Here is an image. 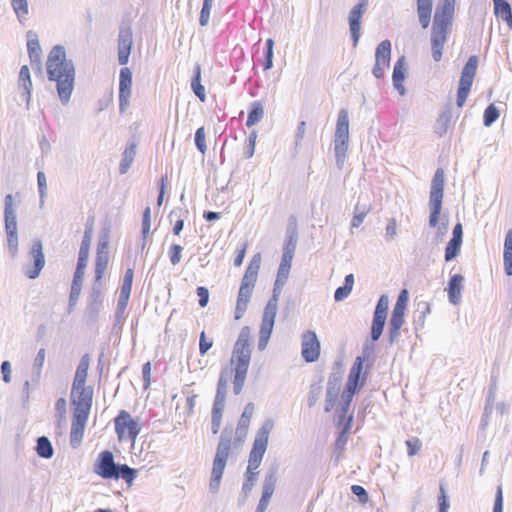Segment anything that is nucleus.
<instances>
[{"instance_id":"nucleus-1","label":"nucleus","mask_w":512,"mask_h":512,"mask_svg":"<svg viewBox=\"0 0 512 512\" xmlns=\"http://www.w3.org/2000/svg\"><path fill=\"white\" fill-rule=\"evenodd\" d=\"M49 81L56 82L57 93L63 105L68 104L74 89L75 66L66 58L65 48L61 45L53 47L46 62Z\"/></svg>"},{"instance_id":"nucleus-2","label":"nucleus","mask_w":512,"mask_h":512,"mask_svg":"<svg viewBox=\"0 0 512 512\" xmlns=\"http://www.w3.org/2000/svg\"><path fill=\"white\" fill-rule=\"evenodd\" d=\"M289 267H284L279 265L278 271H277V277L274 283L273 288V296L268 301L262 318V323L260 326V332H259V341H258V349L260 351H263L266 349L267 344L269 342L270 336L272 334L274 323H275V317L277 314V308H278V297L281 293V290L283 286L286 284L287 279L289 277L290 273Z\"/></svg>"},{"instance_id":"nucleus-3","label":"nucleus","mask_w":512,"mask_h":512,"mask_svg":"<svg viewBox=\"0 0 512 512\" xmlns=\"http://www.w3.org/2000/svg\"><path fill=\"white\" fill-rule=\"evenodd\" d=\"M250 334V328L248 326L243 327L232 352L231 361L235 362V368L232 369L234 373L233 391L235 395H239L242 391L250 364Z\"/></svg>"},{"instance_id":"nucleus-4","label":"nucleus","mask_w":512,"mask_h":512,"mask_svg":"<svg viewBox=\"0 0 512 512\" xmlns=\"http://www.w3.org/2000/svg\"><path fill=\"white\" fill-rule=\"evenodd\" d=\"M444 191V171L442 168H438L432 178L429 196V226L437 227L436 241L441 242L447 233L448 222H442L438 225L439 216L442 209Z\"/></svg>"},{"instance_id":"nucleus-5","label":"nucleus","mask_w":512,"mask_h":512,"mask_svg":"<svg viewBox=\"0 0 512 512\" xmlns=\"http://www.w3.org/2000/svg\"><path fill=\"white\" fill-rule=\"evenodd\" d=\"M92 234H93V219H91L90 222L86 223L84 236L81 241L77 267H76V270L74 273V277H73V281H72V285H71L70 296H69V311H71L72 307L76 305V303L80 297L83 276H84V270L87 266V261H88V257H89V250H90V245H91V240H92Z\"/></svg>"},{"instance_id":"nucleus-6","label":"nucleus","mask_w":512,"mask_h":512,"mask_svg":"<svg viewBox=\"0 0 512 512\" xmlns=\"http://www.w3.org/2000/svg\"><path fill=\"white\" fill-rule=\"evenodd\" d=\"M231 435L222 433L218 443L216 454L213 461L209 489L211 493H217L220 487L221 479L226 467L227 459L231 449Z\"/></svg>"},{"instance_id":"nucleus-7","label":"nucleus","mask_w":512,"mask_h":512,"mask_svg":"<svg viewBox=\"0 0 512 512\" xmlns=\"http://www.w3.org/2000/svg\"><path fill=\"white\" fill-rule=\"evenodd\" d=\"M232 375L233 370L230 367L223 368L219 375L217 391L212 408L211 430L213 434H217L221 426L228 384L231 381Z\"/></svg>"},{"instance_id":"nucleus-8","label":"nucleus","mask_w":512,"mask_h":512,"mask_svg":"<svg viewBox=\"0 0 512 512\" xmlns=\"http://www.w3.org/2000/svg\"><path fill=\"white\" fill-rule=\"evenodd\" d=\"M273 426V421L268 419L258 429L253 442V447L249 454L246 473H258L256 470L259 468L263 456L267 450L269 435L273 429Z\"/></svg>"},{"instance_id":"nucleus-9","label":"nucleus","mask_w":512,"mask_h":512,"mask_svg":"<svg viewBox=\"0 0 512 512\" xmlns=\"http://www.w3.org/2000/svg\"><path fill=\"white\" fill-rule=\"evenodd\" d=\"M349 145V113L348 110L342 108L338 112L336 129L334 135V150L336 164L338 168H342L346 158V152Z\"/></svg>"},{"instance_id":"nucleus-10","label":"nucleus","mask_w":512,"mask_h":512,"mask_svg":"<svg viewBox=\"0 0 512 512\" xmlns=\"http://www.w3.org/2000/svg\"><path fill=\"white\" fill-rule=\"evenodd\" d=\"M4 223L7 234L8 249L12 257L18 252V233L16 220V206L13 203L12 194H7L4 199Z\"/></svg>"},{"instance_id":"nucleus-11","label":"nucleus","mask_w":512,"mask_h":512,"mask_svg":"<svg viewBox=\"0 0 512 512\" xmlns=\"http://www.w3.org/2000/svg\"><path fill=\"white\" fill-rule=\"evenodd\" d=\"M477 66L478 58L477 56L472 55L468 58V61L466 62L462 69L456 100L457 106L460 108L464 106L466 99L470 93L474 76L476 74Z\"/></svg>"},{"instance_id":"nucleus-12","label":"nucleus","mask_w":512,"mask_h":512,"mask_svg":"<svg viewBox=\"0 0 512 512\" xmlns=\"http://www.w3.org/2000/svg\"><path fill=\"white\" fill-rule=\"evenodd\" d=\"M456 0H443L435 9L431 32H449L453 26Z\"/></svg>"},{"instance_id":"nucleus-13","label":"nucleus","mask_w":512,"mask_h":512,"mask_svg":"<svg viewBox=\"0 0 512 512\" xmlns=\"http://www.w3.org/2000/svg\"><path fill=\"white\" fill-rule=\"evenodd\" d=\"M114 423L119 440L130 439L133 442L135 441L141 428L127 411L121 410L114 419Z\"/></svg>"},{"instance_id":"nucleus-14","label":"nucleus","mask_w":512,"mask_h":512,"mask_svg":"<svg viewBox=\"0 0 512 512\" xmlns=\"http://www.w3.org/2000/svg\"><path fill=\"white\" fill-rule=\"evenodd\" d=\"M389 308V297L386 294H383L378 299V302L376 304L374 314H373V320H372V327H371V339L373 341H377L380 336L382 335L386 319H387V311Z\"/></svg>"},{"instance_id":"nucleus-15","label":"nucleus","mask_w":512,"mask_h":512,"mask_svg":"<svg viewBox=\"0 0 512 512\" xmlns=\"http://www.w3.org/2000/svg\"><path fill=\"white\" fill-rule=\"evenodd\" d=\"M301 355L307 363L317 361L320 356V341L312 330L302 334Z\"/></svg>"},{"instance_id":"nucleus-16","label":"nucleus","mask_w":512,"mask_h":512,"mask_svg":"<svg viewBox=\"0 0 512 512\" xmlns=\"http://www.w3.org/2000/svg\"><path fill=\"white\" fill-rule=\"evenodd\" d=\"M391 58V42L389 40L382 41L375 51V64L372 74L380 79L384 76L385 70L389 68Z\"/></svg>"},{"instance_id":"nucleus-17","label":"nucleus","mask_w":512,"mask_h":512,"mask_svg":"<svg viewBox=\"0 0 512 512\" xmlns=\"http://www.w3.org/2000/svg\"><path fill=\"white\" fill-rule=\"evenodd\" d=\"M93 391L91 388L83 386L79 389L72 388L71 402L75 406L74 413L89 415L92 405Z\"/></svg>"},{"instance_id":"nucleus-18","label":"nucleus","mask_w":512,"mask_h":512,"mask_svg":"<svg viewBox=\"0 0 512 512\" xmlns=\"http://www.w3.org/2000/svg\"><path fill=\"white\" fill-rule=\"evenodd\" d=\"M117 464L111 451L101 452L94 464V472L103 479H112L115 476Z\"/></svg>"},{"instance_id":"nucleus-19","label":"nucleus","mask_w":512,"mask_h":512,"mask_svg":"<svg viewBox=\"0 0 512 512\" xmlns=\"http://www.w3.org/2000/svg\"><path fill=\"white\" fill-rule=\"evenodd\" d=\"M104 295L101 288V281H94L90 294L88 296V303L86 307V315L91 320H96L100 310L103 307Z\"/></svg>"},{"instance_id":"nucleus-20","label":"nucleus","mask_w":512,"mask_h":512,"mask_svg":"<svg viewBox=\"0 0 512 512\" xmlns=\"http://www.w3.org/2000/svg\"><path fill=\"white\" fill-rule=\"evenodd\" d=\"M132 72L125 67L120 70L119 75V108L120 112H124L129 106V98L131 96Z\"/></svg>"},{"instance_id":"nucleus-21","label":"nucleus","mask_w":512,"mask_h":512,"mask_svg":"<svg viewBox=\"0 0 512 512\" xmlns=\"http://www.w3.org/2000/svg\"><path fill=\"white\" fill-rule=\"evenodd\" d=\"M30 255L33 258V268L26 269L25 274L29 279H35L39 276L45 265L43 246L40 240L33 241Z\"/></svg>"},{"instance_id":"nucleus-22","label":"nucleus","mask_w":512,"mask_h":512,"mask_svg":"<svg viewBox=\"0 0 512 512\" xmlns=\"http://www.w3.org/2000/svg\"><path fill=\"white\" fill-rule=\"evenodd\" d=\"M88 416L89 415L73 413L70 432V444L73 448L78 447L82 441Z\"/></svg>"},{"instance_id":"nucleus-23","label":"nucleus","mask_w":512,"mask_h":512,"mask_svg":"<svg viewBox=\"0 0 512 512\" xmlns=\"http://www.w3.org/2000/svg\"><path fill=\"white\" fill-rule=\"evenodd\" d=\"M463 282L464 277L461 274H454L449 279L447 287L448 300L453 305H458L462 300Z\"/></svg>"},{"instance_id":"nucleus-24","label":"nucleus","mask_w":512,"mask_h":512,"mask_svg":"<svg viewBox=\"0 0 512 512\" xmlns=\"http://www.w3.org/2000/svg\"><path fill=\"white\" fill-rule=\"evenodd\" d=\"M406 77V62L405 57H400L393 68L392 81L394 88L401 94L404 95L406 93V89L403 85V81Z\"/></svg>"},{"instance_id":"nucleus-25","label":"nucleus","mask_w":512,"mask_h":512,"mask_svg":"<svg viewBox=\"0 0 512 512\" xmlns=\"http://www.w3.org/2000/svg\"><path fill=\"white\" fill-rule=\"evenodd\" d=\"M368 6V0H359V3L353 7L349 13L350 32H360L361 18Z\"/></svg>"},{"instance_id":"nucleus-26","label":"nucleus","mask_w":512,"mask_h":512,"mask_svg":"<svg viewBox=\"0 0 512 512\" xmlns=\"http://www.w3.org/2000/svg\"><path fill=\"white\" fill-rule=\"evenodd\" d=\"M18 84L20 88H23V91L20 94L21 99L29 104L31 99L32 81L29 68L26 65H23L20 69Z\"/></svg>"},{"instance_id":"nucleus-27","label":"nucleus","mask_w":512,"mask_h":512,"mask_svg":"<svg viewBox=\"0 0 512 512\" xmlns=\"http://www.w3.org/2000/svg\"><path fill=\"white\" fill-rule=\"evenodd\" d=\"M132 44V34H119L118 61L121 65L128 63Z\"/></svg>"},{"instance_id":"nucleus-28","label":"nucleus","mask_w":512,"mask_h":512,"mask_svg":"<svg viewBox=\"0 0 512 512\" xmlns=\"http://www.w3.org/2000/svg\"><path fill=\"white\" fill-rule=\"evenodd\" d=\"M252 291H253V288L246 287V284L240 285L237 303H236V309H235V319L238 320L243 317V315L247 309L248 302L250 301Z\"/></svg>"},{"instance_id":"nucleus-29","label":"nucleus","mask_w":512,"mask_h":512,"mask_svg":"<svg viewBox=\"0 0 512 512\" xmlns=\"http://www.w3.org/2000/svg\"><path fill=\"white\" fill-rule=\"evenodd\" d=\"M433 0H417V14L422 29L428 28L431 21Z\"/></svg>"},{"instance_id":"nucleus-30","label":"nucleus","mask_w":512,"mask_h":512,"mask_svg":"<svg viewBox=\"0 0 512 512\" xmlns=\"http://www.w3.org/2000/svg\"><path fill=\"white\" fill-rule=\"evenodd\" d=\"M277 483V467L271 468L265 475L262 487V496L271 499Z\"/></svg>"},{"instance_id":"nucleus-31","label":"nucleus","mask_w":512,"mask_h":512,"mask_svg":"<svg viewBox=\"0 0 512 512\" xmlns=\"http://www.w3.org/2000/svg\"><path fill=\"white\" fill-rule=\"evenodd\" d=\"M339 393V383L338 380L334 377H330L328 384H327V391H326V399H325V411L330 412L337 400Z\"/></svg>"},{"instance_id":"nucleus-32","label":"nucleus","mask_w":512,"mask_h":512,"mask_svg":"<svg viewBox=\"0 0 512 512\" xmlns=\"http://www.w3.org/2000/svg\"><path fill=\"white\" fill-rule=\"evenodd\" d=\"M504 271L507 276H512V229L506 233L503 252Z\"/></svg>"},{"instance_id":"nucleus-33","label":"nucleus","mask_w":512,"mask_h":512,"mask_svg":"<svg viewBox=\"0 0 512 512\" xmlns=\"http://www.w3.org/2000/svg\"><path fill=\"white\" fill-rule=\"evenodd\" d=\"M363 363H364L363 357H361V356L356 357V359L350 369L346 385H348L349 387L358 388V386L360 384L362 370H363Z\"/></svg>"},{"instance_id":"nucleus-34","label":"nucleus","mask_w":512,"mask_h":512,"mask_svg":"<svg viewBox=\"0 0 512 512\" xmlns=\"http://www.w3.org/2000/svg\"><path fill=\"white\" fill-rule=\"evenodd\" d=\"M493 2L495 14L497 17L505 21L508 25V28L512 29V11L509 3L506 0Z\"/></svg>"},{"instance_id":"nucleus-35","label":"nucleus","mask_w":512,"mask_h":512,"mask_svg":"<svg viewBox=\"0 0 512 512\" xmlns=\"http://www.w3.org/2000/svg\"><path fill=\"white\" fill-rule=\"evenodd\" d=\"M495 389H496L495 385H491L488 395H487V398H486L484 413L482 415L481 424H480V427L482 429H485V427L488 425L490 415L492 414V411H493V406H494L495 396H496Z\"/></svg>"},{"instance_id":"nucleus-36","label":"nucleus","mask_w":512,"mask_h":512,"mask_svg":"<svg viewBox=\"0 0 512 512\" xmlns=\"http://www.w3.org/2000/svg\"><path fill=\"white\" fill-rule=\"evenodd\" d=\"M371 207L369 204H360L359 202L354 207V215L351 221V233H353L354 228H358L363 221L365 220L367 214L369 213Z\"/></svg>"},{"instance_id":"nucleus-37","label":"nucleus","mask_w":512,"mask_h":512,"mask_svg":"<svg viewBox=\"0 0 512 512\" xmlns=\"http://www.w3.org/2000/svg\"><path fill=\"white\" fill-rule=\"evenodd\" d=\"M191 88L194 94L201 100L205 101V88L201 84V66L199 63H196L194 66V77L191 81Z\"/></svg>"},{"instance_id":"nucleus-38","label":"nucleus","mask_w":512,"mask_h":512,"mask_svg":"<svg viewBox=\"0 0 512 512\" xmlns=\"http://www.w3.org/2000/svg\"><path fill=\"white\" fill-rule=\"evenodd\" d=\"M447 42L446 34H432V57L434 61L439 62L442 58V51Z\"/></svg>"},{"instance_id":"nucleus-39","label":"nucleus","mask_w":512,"mask_h":512,"mask_svg":"<svg viewBox=\"0 0 512 512\" xmlns=\"http://www.w3.org/2000/svg\"><path fill=\"white\" fill-rule=\"evenodd\" d=\"M136 156V145L130 144L126 149L124 150L122 154V159L119 166V171L121 174L127 173L129 168L131 167L134 158Z\"/></svg>"},{"instance_id":"nucleus-40","label":"nucleus","mask_w":512,"mask_h":512,"mask_svg":"<svg viewBox=\"0 0 512 512\" xmlns=\"http://www.w3.org/2000/svg\"><path fill=\"white\" fill-rule=\"evenodd\" d=\"M46 351L44 348L39 349L34 359L33 370H32V381L35 384L40 382L41 371L45 362Z\"/></svg>"},{"instance_id":"nucleus-41","label":"nucleus","mask_w":512,"mask_h":512,"mask_svg":"<svg viewBox=\"0 0 512 512\" xmlns=\"http://www.w3.org/2000/svg\"><path fill=\"white\" fill-rule=\"evenodd\" d=\"M136 470L129 467L126 464H117L115 476L112 477V479H124L129 485L132 484L136 477Z\"/></svg>"},{"instance_id":"nucleus-42","label":"nucleus","mask_w":512,"mask_h":512,"mask_svg":"<svg viewBox=\"0 0 512 512\" xmlns=\"http://www.w3.org/2000/svg\"><path fill=\"white\" fill-rule=\"evenodd\" d=\"M36 452L40 457L45 459H50L53 456V446L46 436H40L37 439Z\"/></svg>"},{"instance_id":"nucleus-43","label":"nucleus","mask_w":512,"mask_h":512,"mask_svg":"<svg viewBox=\"0 0 512 512\" xmlns=\"http://www.w3.org/2000/svg\"><path fill=\"white\" fill-rule=\"evenodd\" d=\"M263 116H264L263 105L258 101L253 102L251 110L248 113L246 126L247 127L254 126L263 118Z\"/></svg>"},{"instance_id":"nucleus-44","label":"nucleus","mask_w":512,"mask_h":512,"mask_svg":"<svg viewBox=\"0 0 512 512\" xmlns=\"http://www.w3.org/2000/svg\"><path fill=\"white\" fill-rule=\"evenodd\" d=\"M404 323V316H391L389 322V342L395 343L400 336V329Z\"/></svg>"},{"instance_id":"nucleus-45","label":"nucleus","mask_w":512,"mask_h":512,"mask_svg":"<svg viewBox=\"0 0 512 512\" xmlns=\"http://www.w3.org/2000/svg\"><path fill=\"white\" fill-rule=\"evenodd\" d=\"M27 49L31 63L40 64L42 49L37 39H29Z\"/></svg>"},{"instance_id":"nucleus-46","label":"nucleus","mask_w":512,"mask_h":512,"mask_svg":"<svg viewBox=\"0 0 512 512\" xmlns=\"http://www.w3.org/2000/svg\"><path fill=\"white\" fill-rule=\"evenodd\" d=\"M109 261V253L108 254H97L96 253V263H95V280L97 282L101 281L107 265Z\"/></svg>"},{"instance_id":"nucleus-47","label":"nucleus","mask_w":512,"mask_h":512,"mask_svg":"<svg viewBox=\"0 0 512 512\" xmlns=\"http://www.w3.org/2000/svg\"><path fill=\"white\" fill-rule=\"evenodd\" d=\"M450 115L447 112L440 114L434 125V132L439 136H444L449 127Z\"/></svg>"},{"instance_id":"nucleus-48","label":"nucleus","mask_w":512,"mask_h":512,"mask_svg":"<svg viewBox=\"0 0 512 512\" xmlns=\"http://www.w3.org/2000/svg\"><path fill=\"white\" fill-rule=\"evenodd\" d=\"M462 243L458 241L449 240L445 248V261L449 262L456 258L460 253Z\"/></svg>"},{"instance_id":"nucleus-49","label":"nucleus","mask_w":512,"mask_h":512,"mask_svg":"<svg viewBox=\"0 0 512 512\" xmlns=\"http://www.w3.org/2000/svg\"><path fill=\"white\" fill-rule=\"evenodd\" d=\"M499 117V111L494 104H490L484 111L483 123L490 127Z\"/></svg>"},{"instance_id":"nucleus-50","label":"nucleus","mask_w":512,"mask_h":512,"mask_svg":"<svg viewBox=\"0 0 512 512\" xmlns=\"http://www.w3.org/2000/svg\"><path fill=\"white\" fill-rule=\"evenodd\" d=\"M322 394V386L320 383H313L310 386V391L308 393L307 404L309 407H313L317 401L319 400Z\"/></svg>"},{"instance_id":"nucleus-51","label":"nucleus","mask_w":512,"mask_h":512,"mask_svg":"<svg viewBox=\"0 0 512 512\" xmlns=\"http://www.w3.org/2000/svg\"><path fill=\"white\" fill-rule=\"evenodd\" d=\"M11 4L19 20H21L28 14L27 0H11Z\"/></svg>"},{"instance_id":"nucleus-52","label":"nucleus","mask_w":512,"mask_h":512,"mask_svg":"<svg viewBox=\"0 0 512 512\" xmlns=\"http://www.w3.org/2000/svg\"><path fill=\"white\" fill-rule=\"evenodd\" d=\"M37 185L39 190V196H40V204H44V199L47 195V179L45 176V173L43 171H39L37 173Z\"/></svg>"},{"instance_id":"nucleus-53","label":"nucleus","mask_w":512,"mask_h":512,"mask_svg":"<svg viewBox=\"0 0 512 512\" xmlns=\"http://www.w3.org/2000/svg\"><path fill=\"white\" fill-rule=\"evenodd\" d=\"M151 227V209L147 206L143 212L142 216V230L141 234L144 239L148 238Z\"/></svg>"},{"instance_id":"nucleus-54","label":"nucleus","mask_w":512,"mask_h":512,"mask_svg":"<svg viewBox=\"0 0 512 512\" xmlns=\"http://www.w3.org/2000/svg\"><path fill=\"white\" fill-rule=\"evenodd\" d=\"M183 247L179 244H172L169 248L168 255L172 265L180 263L182 258Z\"/></svg>"},{"instance_id":"nucleus-55","label":"nucleus","mask_w":512,"mask_h":512,"mask_svg":"<svg viewBox=\"0 0 512 512\" xmlns=\"http://www.w3.org/2000/svg\"><path fill=\"white\" fill-rule=\"evenodd\" d=\"M440 495L438 497L439 512H448L450 507L449 499L446 492V487L443 483L440 484Z\"/></svg>"},{"instance_id":"nucleus-56","label":"nucleus","mask_w":512,"mask_h":512,"mask_svg":"<svg viewBox=\"0 0 512 512\" xmlns=\"http://www.w3.org/2000/svg\"><path fill=\"white\" fill-rule=\"evenodd\" d=\"M273 47H274V40L269 38L266 41V50H265V63H264V69L268 70L273 67Z\"/></svg>"},{"instance_id":"nucleus-57","label":"nucleus","mask_w":512,"mask_h":512,"mask_svg":"<svg viewBox=\"0 0 512 512\" xmlns=\"http://www.w3.org/2000/svg\"><path fill=\"white\" fill-rule=\"evenodd\" d=\"M352 419H353V416L349 415L345 426L343 427L342 431L340 432V435L338 436V438L336 440V448L337 449H342L344 447V445L346 444L347 432L351 427Z\"/></svg>"},{"instance_id":"nucleus-58","label":"nucleus","mask_w":512,"mask_h":512,"mask_svg":"<svg viewBox=\"0 0 512 512\" xmlns=\"http://www.w3.org/2000/svg\"><path fill=\"white\" fill-rule=\"evenodd\" d=\"M214 0H204L203 6L200 12V24L202 26L206 25L210 18V12L213 5Z\"/></svg>"},{"instance_id":"nucleus-59","label":"nucleus","mask_w":512,"mask_h":512,"mask_svg":"<svg viewBox=\"0 0 512 512\" xmlns=\"http://www.w3.org/2000/svg\"><path fill=\"white\" fill-rule=\"evenodd\" d=\"M195 145L197 149L204 154L207 150V146L205 144V130L204 127H200L196 130L195 133Z\"/></svg>"},{"instance_id":"nucleus-60","label":"nucleus","mask_w":512,"mask_h":512,"mask_svg":"<svg viewBox=\"0 0 512 512\" xmlns=\"http://www.w3.org/2000/svg\"><path fill=\"white\" fill-rule=\"evenodd\" d=\"M253 410H254V407H253L252 403H248L245 406L244 411H243L241 418L239 420V423H238L239 428L240 427L246 428L249 425L250 419L253 414Z\"/></svg>"},{"instance_id":"nucleus-61","label":"nucleus","mask_w":512,"mask_h":512,"mask_svg":"<svg viewBox=\"0 0 512 512\" xmlns=\"http://www.w3.org/2000/svg\"><path fill=\"white\" fill-rule=\"evenodd\" d=\"M397 235V223L394 218L389 219L385 228V239L386 241H392Z\"/></svg>"},{"instance_id":"nucleus-62","label":"nucleus","mask_w":512,"mask_h":512,"mask_svg":"<svg viewBox=\"0 0 512 512\" xmlns=\"http://www.w3.org/2000/svg\"><path fill=\"white\" fill-rule=\"evenodd\" d=\"M257 475H258V473H251V474L246 473V480L242 486V492L245 495H248L252 491V489L255 485L256 479H257Z\"/></svg>"},{"instance_id":"nucleus-63","label":"nucleus","mask_w":512,"mask_h":512,"mask_svg":"<svg viewBox=\"0 0 512 512\" xmlns=\"http://www.w3.org/2000/svg\"><path fill=\"white\" fill-rule=\"evenodd\" d=\"M109 253V235L104 233L100 236L97 245V254H108Z\"/></svg>"},{"instance_id":"nucleus-64","label":"nucleus","mask_w":512,"mask_h":512,"mask_svg":"<svg viewBox=\"0 0 512 512\" xmlns=\"http://www.w3.org/2000/svg\"><path fill=\"white\" fill-rule=\"evenodd\" d=\"M408 447V455H416L422 447V442L418 438H412L406 441Z\"/></svg>"}]
</instances>
